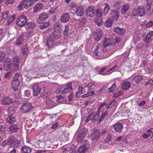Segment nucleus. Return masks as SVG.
Masks as SVG:
<instances>
[{"mask_svg":"<svg viewBox=\"0 0 153 153\" xmlns=\"http://www.w3.org/2000/svg\"><path fill=\"white\" fill-rule=\"evenodd\" d=\"M92 114L88 115L87 117L85 120V122H88L90 120L92 121Z\"/></svg>","mask_w":153,"mask_h":153,"instance_id":"obj_62","label":"nucleus"},{"mask_svg":"<svg viewBox=\"0 0 153 153\" xmlns=\"http://www.w3.org/2000/svg\"><path fill=\"white\" fill-rule=\"evenodd\" d=\"M78 91L76 92L75 96L78 97H79L81 96L82 97V96L81 94L83 93V91L82 88L79 86L78 87Z\"/></svg>","mask_w":153,"mask_h":153,"instance_id":"obj_36","label":"nucleus"},{"mask_svg":"<svg viewBox=\"0 0 153 153\" xmlns=\"http://www.w3.org/2000/svg\"><path fill=\"white\" fill-rule=\"evenodd\" d=\"M43 7V4L42 3H39L36 5L34 7L33 12L35 13L38 11L41 10Z\"/></svg>","mask_w":153,"mask_h":153,"instance_id":"obj_25","label":"nucleus"},{"mask_svg":"<svg viewBox=\"0 0 153 153\" xmlns=\"http://www.w3.org/2000/svg\"><path fill=\"white\" fill-rule=\"evenodd\" d=\"M113 127L114 130L116 132L121 133L122 131L123 126L122 123H118L114 125H113Z\"/></svg>","mask_w":153,"mask_h":153,"instance_id":"obj_11","label":"nucleus"},{"mask_svg":"<svg viewBox=\"0 0 153 153\" xmlns=\"http://www.w3.org/2000/svg\"><path fill=\"white\" fill-rule=\"evenodd\" d=\"M9 12L7 11L6 12L3 13L2 15V17L3 19H6L8 17V14Z\"/></svg>","mask_w":153,"mask_h":153,"instance_id":"obj_54","label":"nucleus"},{"mask_svg":"<svg viewBox=\"0 0 153 153\" xmlns=\"http://www.w3.org/2000/svg\"><path fill=\"white\" fill-rule=\"evenodd\" d=\"M82 131L83 132V133H82V137H84L86 134L88 132V130L85 128H83L82 129Z\"/></svg>","mask_w":153,"mask_h":153,"instance_id":"obj_60","label":"nucleus"},{"mask_svg":"<svg viewBox=\"0 0 153 153\" xmlns=\"http://www.w3.org/2000/svg\"><path fill=\"white\" fill-rule=\"evenodd\" d=\"M104 109V108H103V109L102 110V113L101 114V117L100 118V122L101 121L103 120L105 118V117H106L108 115V110L106 109V110L105 111V112L103 111V110Z\"/></svg>","mask_w":153,"mask_h":153,"instance_id":"obj_38","label":"nucleus"},{"mask_svg":"<svg viewBox=\"0 0 153 153\" xmlns=\"http://www.w3.org/2000/svg\"><path fill=\"white\" fill-rule=\"evenodd\" d=\"M146 85L152 86L153 85V80L150 79L148 81L146 82Z\"/></svg>","mask_w":153,"mask_h":153,"instance_id":"obj_56","label":"nucleus"},{"mask_svg":"<svg viewBox=\"0 0 153 153\" xmlns=\"http://www.w3.org/2000/svg\"><path fill=\"white\" fill-rule=\"evenodd\" d=\"M48 18V16L46 13H41L37 19V22L39 24L44 23Z\"/></svg>","mask_w":153,"mask_h":153,"instance_id":"obj_7","label":"nucleus"},{"mask_svg":"<svg viewBox=\"0 0 153 153\" xmlns=\"http://www.w3.org/2000/svg\"><path fill=\"white\" fill-rule=\"evenodd\" d=\"M112 138L111 135L110 134L107 135L106 137L105 140V143H108L111 140Z\"/></svg>","mask_w":153,"mask_h":153,"instance_id":"obj_52","label":"nucleus"},{"mask_svg":"<svg viewBox=\"0 0 153 153\" xmlns=\"http://www.w3.org/2000/svg\"><path fill=\"white\" fill-rule=\"evenodd\" d=\"M62 26V25L61 23L60 22H57L53 24V27L54 30H59Z\"/></svg>","mask_w":153,"mask_h":153,"instance_id":"obj_32","label":"nucleus"},{"mask_svg":"<svg viewBox=\"0 0 153 153\" xmlns=\"http://www.w3.org/2000/svg\"><path fill=\"white\" fill-rule=\"evenodd\" d=\"M102 13L103 10L101 8L98 9L96 11V17H102Z\"/></svg>","mask_w":153,"mask_h":153,"instance_id":"obj_40","label":"nucleus"},{"mask_svg":"<svg viewBox=\"0 0 153 153\" xmlns=\"http://www.w3.org/2000/svg\"><path fill=\"white\" fill-rule=\"evenodd\" d=\"M83 7L82 6H80L77 7L76 10L75 11V13L77 16H81L83 15Z\"/></svg>","mask_w":153,"mask_h":153,"instance_id":"obj_18","label":"nucleus"},{"mask_svg":"<svg viewBox=\"0 0 153 153\" xmlns=\"http://www.w3.org/2000/svg\"><path fill=\"white\" fill-rule=\"evenodd\" d=\"M20 144L19 141L16 140L14 141L13 143V145L16 147L18 146Z\"/></svg>","mask_w":153,"mask_h":153,"instance_id":"obj_61","label":"nucleus"},{"mask_svg":"<svg viewBox=\"0 0 153 153\" xmlns=\"http://www.w3.org/2000/svg\"><path fill=\"white\" fill-rule=\"evenodd\" d=\"M33 108L31 104L26 102L22 104L20 109L22 113H26L29 112Z\"/></svg>","mask_w":153,"mask_h":153,"instance_id":"obj_4","label":"nucleus"},{"mask_svg":"<svg viewBox=\"0 0 153 153\" xmlns=\"http://www.w3.org/2000/svg\"><path fill=\"white\" fill-rule=\"evenodd\" d=\"M32 89L33 92V95L34 96H37L40 93L41 88L39 85L37 84H34L33 85Z\"/></svg>","mask_w":153,"mask_h":153,"instance_id":"obj_10","label":"nucleus"},{"mask_svg":"<svg viewBox=\"0 0 153 153\" xmlns=\"http://www.w3.org/2000/svg\"><path fill=\"white\" fill-rule=\"evenodd\" d=\"M94 85L93 83H90L87 85L84 88L85 92L84 93V94L82 96V97L85 98L93 95L94 94V92L91 90L94 88Z\"/></svg>","mask_w":153,"mask_h":153,"instance_id":"obj_1","label":"nucleus"},{"mask_svg":"<svg viewBox=\"0 0 153 153\" xmlns=\"http://www.w3.org/2000/svg\"><path fill=\"white\" fill-rule=\"evenodd\" d=\"M13 102V100L9 97H4L1 101V103L3 105H9Z\"/></svg>","mask_w":153,"mask_h":153,"instance_id":"obj_19","label":"nucleus"},{"mask_svg":"<svg viewBox=\"0 0 153 153\" xmlns=\"http://www.w3.org/2000/svg\"><path fill=\"white\" fill-rule=\"evenodd\" d=\"M15 16L14 15H13L12 16L10 17L9 19L7 20V23L8 25L11 23L15 19Z\"/></svg>","mask_w":153,"mask_h":153,"instance_id":"obj_53","label":"nucleus"},{"mask_svg":"<svg viewBox=\"0 0 153 153\" xmlns=\"http://www.w3.org/2000/svg\"><path fill=\"white\" fill-rule=\"evenodd\" d=\"M113 22L112 19H108L105 22V25L107 27H110L112 26Z\"/></svg>","mask_w":153,"mask_h":153,"instance_id":"obj_39","label":"nucleus"},{"mask_svg":"<svg viewBox=\"0 0 153 153\" xmlns=\"http://www.w3.org/2000/svg\"><path fill=\"white\" fill-rule=\"evenodd\" d=\"M131 84L128 82H124L122 85V89L123 90H127L130 87Z\"/></svg>","mask_w":153,"mask_h":153,"instance_id":"obj_28","label":"nucleus"},{"mask_svg":"<svg viewBox=\"0 0 153 153\" xmlns=\"http://www.w3.org/2000/svg\"><path fill=\"white\" fill-rule=\"evenodd\" d=\"M9 129L10 132L11 133L17 132L18 131V130L19 129L18 126L16 125H11L9 127Z\"/></svg>","mask_w":153,"mask_h":153,"instance_id":"obj_27","label":"nucleus"},{"mask_svg":"<svg viewBox=\"0 0 153 153\" xmlns=\"http://www.w3.org/2000/svg\"><path fill=\"white\" fill-rule=\"evenodd\" d=\"M95 14V9L92 6L89 7L86 10V15L87 16L93 17Z\"/></svg>","mask_w":153,"mask_h":153,"instance_id":"obj_8","label":"nucleus"},{"mask_svg":"<svg viewBox=\"0 0 153 153\" xmlns=\"http://www.w3.org/2000/svg\"><path fill=\"white\" fill-rule=\"evenodd\" d=\"M36 73V72L32 70H30L27 72V75L29 77L31 76L32 75H34Z\"/></svg>","mask_w":153,"mask_h":153,"instance_id":"obj_57","label":"nucleus"},{"mask_svg":"<svg viewBox=\"0 0 153 153\" xmlns=\"http://www.w3.org/2000/svg\"><path fill=\"white\" fill-rule=\"evenodd\" d=\"M13 75V74L12 72H8L5 74L4 78L7 79H9L11 78Z\"/></svg>","mask_w":153,"mask_h":153,"instance_id":"obj_49","label":"nucleus"},{"mask_svg":"<svg viewBox=\"0 0 153 153\" xmlns=\"http://www.w3.org/2000/svg\"><path fill=\"white\" fill-rule=\"evenodd\" d=\"M116 85L115 83L113 84L108 88V90L110 92H113L116 88Z\"/></svg>","mask_w":153,"mask_h":153,"instance_id":"obj_50","label":"nucleus"},{"mask_svg":"<svg viewBox=\"0 0 153 153\" xmlns=\"http://www.w3.org/2000/svg\"><path fill=\"white\" fill-rule=\"evenodd\" d=\"M109 39L111 41L116 43H120L121 40L120 37L115 34H111L110 36Z\"/></svg>","mask_w":153,"mask_h":153,"instance_id":"obj_9","label":"nucleus"},{"mask_svg":"<svg viewBox=\"0 0 153 153\" xmlns=\"http://www.w3.org/2000/svg\"><path fill=\"white\" fill-rule=\"evenodd\" d=\"M7 59L8 61H4V68L5 70H7L8 69H9L11 64L10 60L8 58Z\"/></svg>","mask_w":153,"mask_h":153,"instance_id":"obj_31","label":"nucleus"},{"mask_svg":"<svg viewBox=\"0 0 153 153\" xmlns=\"http://www.w3.org/2000/svg\"><path fill=\"white\" fill-rule=\"evenodd\" d=\"M32 149L31 148L28 146L22 147L21 151L22 153H30Z\"/></svg>","mask_w":153,"mask_h":153,"instance_id":"obj_26","label":"nucleus"},{"mask_svg":"<svg viewBox=\"0 0 153 153\" xmlns=\"http://www.w3.org/2000/svg\"><path fill=\"white\" fill-rule=\"evenodd\" d=\"M53 43V40L51 38H49L47 40V44L46 45V47L48 48H49L51 47Z\"/></svg>","mask_w":153,"mask_h":153,"instance_id":"obj_33","label":"nucleus"},{"mask_svg":"<svg viewBox=\"0 0 153 153\" xmlns=\"http://www.w3.org/2000/svg\"><path fill=\"white\" fill-rule=\"evenodd\" d=\"M148 132L149 133V137L151 136L150 139L152 138L153 136V128H151L148 131Z\"/></svg>","mask_w":153,"mask_h":153,"instance_id":"obj_55","label":"nucleus"},{"mask_svg":"<svg viewBox=\"0 0 153 153\" xmlns=\"http://www.w3.org/2000/svg\"><path fill=\"white\" fill-rule=\"evenodd\" d=\"M6 121L9 123H13L15 121V118L13 116L11 115L7 118Z\"/></svg>","mask_w":153,"mask_h":153,"instance_id":"obj_37","label":"nucleus"},{"mask_svg":"<svg viewBox=\"0 0 153 153\" xmlns=\"http://www.w3.org/2000/svg\"><path fill=\"white\" fill-rule=\"evenodd\" d=\"M29 48L27 45H24L21 49V52L22 55L26 57L29 53Z\"/></svg>","mask_w":153,"mask_h":153,"instance_id":"obj_14","label":"nucleus"},{"mask_svg":"<svg viewBox=\"0 0 153 153\" xmlns=\"http://www.w3.org/2000/svg\"><path fill=\"white\" fill-rule=\"evenodd\" d=\"M6 54L3 51H0V62L2 61L6 57Z\"/></svg>","mask_w":153,"mask_h":153,"instance_id":"obj_48","label":"nucleus"},{"mask_svg":"<svg viewBox=\"0 0 153 153\" xmlns=\"http://www.w3.org/2000/svg\"><path fill=\"white\" fill-rule=\"evenodd\" d=\"M129 7L128 5H124L121 10L122 13L124 14L128 10Z\"/></svg>","mask_w":153,"mask_h":153,"instance_id":"obj_42","label":"nucleus"},{"mask_svg":"<svg viewBox=\"0 0 153 153\" xmlns=\"http://www.w3.org/2000/svg\"><path fill=\"white\" fill-rule=\"evenodd\" d=\"M153 40V31H150L147 34L145 39V41L149 43Z\"/></svg>","mask_w":153,"mask_h":153,"instance_id":"obj_17","label":"nucleus"},{"mask_svg":"<svg viewBox=\"0 0 153 153\" xmlns=\"http://www.w3.org/2000/svg\"><path fill=\"white\" fill-rule=\"evenodd\" d=\"M54 30V31L52 32L53 36L55 39H59L61 36V32L59 30Z\"/></svg>","mask_w":153,"mask_h":153,"instance_id":"obj_29","label":"nucleus"},{"mask_svg":"<svg viewBox=\"0 0 153 153\" xmlns=\"http://www.w3.org/2000/svg\"><path fill=\"white\" fill-rule=\"evenodd\" d=\"M105 7L103 9V12L105 14H107L110 10V7L108 4L106 3L105 4Z\"/></svg>","mask_w":153,"mask_h":153,"instance_id":"obj_44","label":"nucleus"},{"mask_svg":"<svg viewBox=\"0 0 153 153\" xmlns=\"http://www.w3.org/2000/svg\"><path fill=\"white\" fill-rule=\"evenodd\" d=\"M147 64V61L146 60H143L141 62V65L143 67H145Z\"/></svg>","mask_w":153,"mask_h":153,"instance_id":"obj_64","label":"nucleus"},{"mask_svg":"<svg viewBox=\"0 0 153 153\" xmlns=\"http://www.w3.org/2000/svg\"><path fill=\"white\" fill-rule=\"evenodd\" d=\"M132 15L134 16H139L138 10L134 9L132 12Z\"/></svg>","mask_w":153,"mask_h":153,"instance_id":"obj_58","label":"nucleus"},{"mask_svg":"<svg viewBox=\"0 0 153 153\" xmlns=\"http://www.w3.org/2000/svg\"><path fill=\"white\" fill-rule=\"evenodd\" d=\"M69 27L68 25H66L65 26V29L64 30L63 34L65 37H67L68 35Z\"/></svg>","mask_w":153,"mask_h":153,"instance_id":"obj_46","label":"nucleus"},{"mask_svg":"<svg viewBox=\"0 0 153 153\" xmlns=\"http://www.w3.org/2000/svg\"><path fill=\"white\" fill-rule=\"evenodd\" d=\"M99 114V113L94 115L92 114V121L94 122H95L98 118Z\"/></svg>","mask_w":153,"mask_h":153,"instance_id":"obj_51","label":"nucleus"},{"mask_svg":"<svg viewBox=\"0 0 153 153\" xmlns=\"http://www.w3.org/2000/svg\"><path fill=\"white\" fill-rule=\"evenodd\" d=\"M102 50V45L101 44H98L95 48V50L94 51V53L96 56H100Z\"/></svg>","mask_w":153,"mask_h":153,"instance_id":"obj_12","label":"nucleus"},{"mask_svg":"<svg viewBox=\"0 0 153 153\" xmlns=\"http://www.w3.org/2000/svg\"><path fill=\"white\" fill-rule=\"evenodd\" d=\"M114 30L117 33L121 35H123L125 32V30L124 28H120L118 27L114 28Z\"/></svg>","mask_w":153,"mask_h":153,"instance_id":"obj_23","label":"nucleus"},{"mask_svg":"<svg viewBox=\"0 0 153 153\" xmlns=\"http://www.w3.org/2000/svg\"><path fill=\"white\" fill-rule=\"evenodd\" d=\"M35 26V23L31 22H28L26 25V28L27 29H29L30 28H34Z\"/></svg>","mask_w":153,"mask_h":153,"instance_id":"obj_34","label":"nucleus"},{"mask_svg":"<svg viewBox=\"0 0 153 153\" xmlns=\"http://www.w3.org/2000/svg\"><path fill=\"white\" fill-rule=\"evenodd\" d=\"M55 9L54 8H52L50 9L48 11V13L50 14H52L55 12Z\"/></svg>","mask_w":153,"mask_h":153,"instance_id":"obj_63","label":"nucleus"},{"mask_svg":"<svg viewBox=\"0 0 153 153\" xmlns=\"http://www.w3.org/2000/svg\"><path fill=\"white\" fill-rule=\"evenodd\" d=\"M27 22V19L24 15H21L16 20V23L19 27L23 26Z\"/></svg>","mask_w":153,"mask_h":153,"instance_id":"obj_5","label":"nucleus"},{"mask_svg":"<svg viewBox=\"0 0 153 153\" xmlns=\"http://www.w3.org/2000/svg\"><path fill=\"white\" fill-rule=\"evenodd\" d=\"M121 5V3L118 0L115 1L113 5V7L115 8V9L116 10L113 11L112 13L114 19H117L119 16L118 10L120 9Z\"/></svg>","mask_w":153,"mask_h":153,"instance_id":"obj_2","label":"nucleus"},{"mask_svg":"<svg viewBox=\"0 0 153 153\" xmlns=\"http://www.w3.org/2000/svg\"><path fill=\"white\" fill-rule=\"evenodd\" d=\"M13 78V80H15L16 81H19L20 82V80L21 78V76L19 74L17 73L15 74Z\"/></svg>","mask_w":153,"mask_h":153,"instance_id":"obj_43","label":"nucleus"},{"mask_svg":"<svg viewBox=\"0 0 153 153\" xmlns=\"http://www.w3.org/2000/svg\"><path fill=\"white\" fill-rule=\"evenodd\" d=\"M87 151V149L86 147L84 146H81L78 149L79 153H85Z\"/></svg>","mask_w":153,"mask_h":153,"instance_id":"obj_41","label":"nucleus"},{"mask_svg":"<svg viewBox=\"0 0 153 153\" xmlns=\"http://www.w3.org/2000/svg\"><path fill=\"white\" fill-rule=\"evenodd\" d=\"M100 131L96 130L93 131L91 134V136L93 139L97 140L100 138Z\"/></svg>","mask_w":153,"mask_h":153,"instance_id":"obj_15","label":"nucleus"},{"mask_svg":"<svg viewBox=\"0 0 153 153\" xmlns=\"http://www.w3.org/2000/svg\"><path fill=\"white\" fill-rule=\"evenodd\" d=\"M143 78L140 76H136L134 77L133 80L135 83H139L140 81L143 80Z\"/></svg>","mask_w":153,"mask_h":153,"instance_id":"obj_35","label":"nucleus"},{"mask_svg":"<svg viewBox=\"0 0 153 153\" xmlns=\"http://www.w3.org/2000/svg\"><path fill=\"white\" fill-rule=\"evenodd\" d=\"M20 56H17L13 58V65L15 67H18L20 61Z\"/></svg>","mask_w":153,"mask_h":153,"instance_id":"obj_24","label":"nucleus"},{"mask_svg":"<svg viewBox=\"0 0 153 153\" xmlns=\"http://www.w3.org/2000/svg\"><path fill=\"white\" fill-rule=\"evenodd\" d=\"M153 25V22L152 21L149 22L145 25L146 28H148L151 27Z\"/></svg>","mask_w":153,"mask_h":153,"instance_id":"obj_59","label":"nucleus"},{"mask_svg":"<svg viewBox=\"0 0 153 153\" xmlns=\"http://www.w3.org/2000/svg\"><path fill=\"white\" fill-rule=\"evenodd\" d=\"M50 25L49 22H47L44 23L42 25H40L39 26L40 29L42 30L45 29L48 27Z\"/></svg>","mask_w":153,"mask_h":153,"instance_id":"obj_47","label":"nucleus"},{"mask_svg":"<svg viewBox=\"0 0 153 153\" xmlns=\"http://www.w3.org/2000/svg\"><path fill=\"white\" fill-rule=\"evenodd\" d=\"M34 4L32 0H23L21 2V4L25 8H27Z\"/></svg>","mask_w":153,"mask_h":153,"instance_id":"obj_13","label":"nucleus"},{"mask_svg":"<svg viewBox=\"0 0 153 153\" xmlns=\"http://www.w3.org/2000/svg\"><path fill=\"white\" fill-rule=\"evenodd\" d=\"M70 18L69 14L68 13H65L62 14L61 17L62 22L65 23L68 22Z\"/></svg>","mask_w":153,"mask_h":153,"instance_id":"obj_21","label":"nucleus"},{"mask_svg":"<svg viewBox=\"0 0 153 153\" xmlns=\"http://www.w3.org/2000/svg\"><path fill=\"white\" fill-rule=\"evenodd\" d=\"M102 36V31L100 30H96L94 33V38L96 41H99Z\"/></svg>","mask_w":153,"mask_h":153,"instance_id":"obj_6","label":"nucleus"},{"mask_svg":"<svg viewBox=\"0 0 153 153\" xmlns=\"http://www.w3.org/2000/svg\"><path fill=\"white\" fill-rule=\"evenodd\" d=\"M139 16L141 17L145 15L146 11L145 7L143 6H140L138 9Z\"/></svg>","mask_w":153,"mask_h":153,"instance_id":"obj_20","label":"nucleus"},{"mask_svg":"<svg viewBox=\"0 0 153 153\" xmlns=\"http://www.w3.org/2000/svg\"><path fill=\"white\" fill-rule=\"evenodd\" d=\"M72 89V83L70 82L60 87L59 91L62 93L66 94L69 93L71 91Z\"/></svg>","mask_w":153,"mask_h":153,"instance_id":"obj_3","label":"nucleus"},{"mask_svg":"<svg viewBox=\"0 0 153 153\" xmlns=\"http://www.w3.org/2000/svg\"><path fill=\"white\" fill-rule=\"evenodd\" d=\"M146 8L150 13L153 12V0H148Z\"/></svg>","mask_w":153,"mask_h":153,"instance_id":"obj_16","label":"nucleus"},{"mask_svg":"<svg viewBox=\"0 0 153 153\" xmlns=\"http://www.w3.org/2000/svg\"><path fill=\"white\" fill-rule=\"evenodd\" d=\"M19 84V81H16L13 80L11 82V88L14 91H16L17 89Z\"/></svg>","mask_w":153,"mask_h":153,"instance_id":"obj_22","label":"nucleus"},{"mask_svg":"<svg viewBox=\"0 0 153 153\" xmlns=\"http://www.w3.org/2000/svg\"><path fill=\"white\" fill-rule=\"evenodd\" d=\"M77 7L76 4L75 3H73L70 4L69 6V8L71 10L74 11L76 10Z\"/></svg>","mask_w":153,"mask_h":153,"instance_id":"obj_45","label":"nucleus"},{"mask_svg":"<svg viewBox=\"0 0 153 153\" xmlns=\"http://www.w3.org/2000/svg\"><path fill=\"white\" fill-rule=\"evenodd\" d=\"M102 17H96L94 20L95 23L98 25V26L102 24L103 22L102 20Z\"/></svg>","mask_w":153,"mask_h":153,"instance_id":"obj_30","label":"nucleus"}]
</instances>
